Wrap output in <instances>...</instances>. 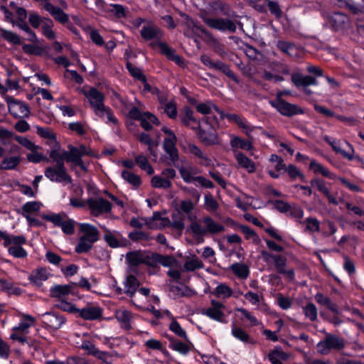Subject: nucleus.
Segmentation results:
<instances>
[{
  "label": "nucleus",
  "instance_id": "13d9d810",
  "mask_svg": "<svg viewBox=\"0 0 364 364\" xmlns=\"http://www.w3.org/2000/svg\"><path fill=\"white\" fill-rule=\"evenodd\" d=\"M0 38L14 45L21 43L20 37L16 33L4 28L0 31Z\"/></svg>",
  "mask_w": 364,
  "mask_h": 364
},
{
  "label": "nucleus",
  "instance_id": "f3484780",
  "mask_svg": "<svg viewBox=\"0 0 364 364\" xmlns=\"http://www.w3.org/2000/svg\"><path fill=\"white\" fill-rule=\"evenodd\" d=\"M204 22L210 27L219 31H229L234 32L236 30L235 24L227 18H204Z\"/></svg>",
  "mask_w": 364,
  "mask_h": 364
},
{
  "label": "nucleus",
  "instance_id": "4d7b16f0",
  "mask_svg": "<svg viewBox=\"0 0 364 364\" xmlns=\"http://www.w3.org/2000/svg\"><path fill=\"white\" fill-rule=\"evenodd\" d=\"M325 140L331 146L334 151H336L338 153H341L344 157L350 160L353 159V150H351V152H346L345 151H343L341 148V142L336 139H333L329 136H326Z\"/></svg>",
  "mask_w": 364,
  "mask_h": 364
},
{
  "label": "nucleus",
  "instance_id": "ea45409f",
  "mask_svg": "<svg viewBox=\"0 0 364 364\" xmlns=\"http://www.w3.org/2000/svg\"><path fill=\"white\" fill-rule=\"evenodd\" d=\"M154 260L166 267H178V262L172 256L168 255H161L159 254H156L153 255Z\"/></svg>",
  "mask_w": 364,
  "mask_h": 364
},
{
  "label": "nucleus",
  "instance_id": "412c9836",
  "mask_svg": "<svg viewBox=\"0 0 364 364\" xmlns=\"http://www.w3.org/2000/svg\"><path fill=\"white\" fill-rule=\"evenodd\" d=\"M85 96L87 98L92 109L105 104V97L104 94L95 87L84 91Z\"/></svg>",
  "mask_w": 364,
  "mask_h": 364
},
{
  "label": "nucleus",
  "instance_id": "774afa93",
  "mask_svg": "<svg viewBox=\"0 0 364 364\" xmlns=\"http://www.w3.org/2000/svg\"><path fill=\"white\" fill-rule=\"evenodd\" d=\"M302 309L305 316L310 321H315L317 319V309L313 303H308Z\"/></svg>",
  "mask_w": 364,
  "mask_h": 364
},
{
  "label": "nucleus",
  "instance_id": "49530a36",
  "mask_svg": "<svg viewBox=\"0 0 364 364\" xmlns=\"http://www.w3.org/2000/svg\"><path fill=\"white\" fill-rule=\"evenodd\" d=\"M50 145L53 146V149L49 152L50 158L53 162H55L57 165L64 163V160L66 161L65 151H61L58 144V146L55 144Z\"/></svg>",
  "mask_w": 364,
  "mask_h": 364
},
{
  "label": "nucleus",
  "instance_id": "6e6552de",
  "mask_svg": "<svg viewBox=\"0 0 364 364\" xmlns=\"http://www.w3.org/2000/svg\"><path fill=\"white\" fill-rule=\"evenodd\" d=\"M44 174L47 178L53 182L66 183L70 182V178L66 172L64 163L46 168Z\"/></svg>",
  "mask_w": 364,
  "mask_h": 364
},
{
  "label": "nucleus",
  "instance_id": "4468645a",
  "mask_svg": "<svg viewBox=\"0 0 364 364\" xmlns=\"http://www.w3.org/2000/svg\"><path fill=\"white\" fill-rule=\"evenodd\" d=\"M140 33L144 40L151 42L158 41L163 36L162 31L151 22L143 26Z\"/></svg>",
  "mask_w": 364,
  "mask_h": 364
},
{
  "label": "nucleus",
  "instance_id": "69168bd1",
  "mask_svg": "<svg viewBox=\"0 0 364 364\" xmlns=\"http://www.w3.org/2000/svg\"><path fill=\"white\" fill-rule=\"evenodd\" d=\"M37 134L39 136H41V137L47 139L48 140V143L50 144H55L58 146V142L56 141V138L50 129L43 128V127H38L37 128Z\"/></svg>",
  "mask_w": 364,
  "mask_h": 364
},
{
  "label": "nucleus",
  "instance_id": "c756f323",
  "mask_svg": "<svg viewBox=\"0 0 364 364\" xmlns=\"http://www.w3.org/2000/svg\"><path fill=\"white\" fill-rule=\"evenodd\" d=\"M267 358L272 364H282L283 361H286L290 358V354L284 352L282 347L276 346L269 352Z\"/></svg>",
  "mask_w": 364,
  "mask_h": 364
},
{
  "label": "nucleus",
  "instance_id": "e2e57ef3",
  "mask_svg": "<svg viewBox=\"0 0 364 364\" xmlns=\"http://www.w3.org/2000/svg\"><path fill=\"white\" fill-rule=\"evenodd\" d=\"M196 110L202 114H208L212 109L217 112V109H219L212 101H206L203 103H198L196 105Z\"/></svg>",
  "mask_w": 364,
  "mask_h": 364
},
{
  "label": "nucleus",
  "instance_id": "c9c22d12",
  "mask_svg": "<svg viewBox=\"0 0 364 364\" xmlns=\"http://www.w3.org/2000/svg\"><path fill=\"white\" fill-rule=\"evenodd\" d=\"M205 227L206 233L218 234L225 231V226L214 221L210 217H205L203 219Z\"/></svg>",
  "mask_w": 364,
  "mask_h": 364
},
{
  "label": "nucleus",
  "instance_id": "1a4fd4ad",
  "mask_svg": "<svg viewBox=\"0 0 364 364\" xmlns=\"http://www.w3.org/2000/svg\"><path fill=\"white\" fill-rule=\"evenodd\" d=\"M87 205L90 214L95 217L107 214L112 210V204L102 198H89Z\"/></svg>",
  "mask_w": 364,
  "mask_h": 364
},
{
  "label": "nucleus",
  "instance_id": "72a5a7b5",
  "mask_svg": "<svg viewBox=\"0 0 364 364\" xmlns=\"http://www.w3.org/2000/svg\"><path fill=\"white\" fill-rule=\"evenodd\" d=\"M269 161L275 164V171L271 169L268 170L267 172L269 175L273 178H278L279 177V172L282 170H286V165L284 164L282 158L274 154L269 156Z\"/></svg>",
  "mask_w": 364,
  "mask_h": 364
},
{
  "label": "nucleus",
  "instance_id": "f257e3e1",
  "mask_svg": "<svg viewBox=\"0 0 364 364\" xmlns=\"http://www.w3.org/2000/svg\"><path fill=\"white\" fill-rule=\"evenodd\" d=\"M78 226L79 237L75 252L77 254L87 253L100 240V231L95 225L87 223H79Z\"/></svg>",
  "mask_w": 364,
  "mask_h": 364
},
{
  "label": "nucleus",
  "instance_id": "bb28decb",
  "mask_svg": "<svg viewBox=\"0 0 364 364\" xmlns=\"http://www.w3.org/2000/svg\"><path fill=\"white\" fill-rule=\"evenodd\" d=\"M115 318L120 323L122 328L129 330L132 328V321L133 320V314L131 311L126 309L122 308L117 310L114 313Z\"/></svg>",
  "mask_w": 364,
  "mask_h": 364
},
{
  "label": "nucleus",
  "instance_id": "aec40b11",
  "mask_svg": "<svg viewBox=\"0 0 364 364\" xmlns=\"http://www.w3.org/2000/svg\"><path fill=\"white\" fill-rule=\"evenodd\" d=\"M169 219L159 212H155L153 215L146 218V225L150 229H161L170 225Z\"/></svg>",
  "mask_w": 364,
  "mask_h": 364
},
{
  "label": "nucleus",
  "instance_id": "680f3d73",
  "mask_svg": "<svg viewBox=\"0 0 364 364\" xmlns=\"http://www.w3.org/2000/svg\"><path fill=\"white\" fill-rule=\"evenodd\" d=\"M240 231L244 234L245 239L250 240L255 244H259L260 239L254 230L247 225H241Z\"/></svg>",
  "mask_w": 364,
  "mask_h": 364
},
{
  "label": "nucleus",
  "instance_id": "f704fd0d",
  "mask_svg": "<svg viewBox=\"0 0 364 364\" xmlns=\"http://www.w3.org/2000/svg\"><path fill=\"white\" fill-rule=\"evenodd\" d=\"M73 287L70 285H55L50 288V296L59 300L72 293Z\"/></svg>",
  "mask_w": 364,
  "mask_h": 364
},
{
  "label": "nucleus",
  "instance_id": "c03bdc74",
  "mask_svg": "<svg viewBox=\"0 0 364 364\" xmlns=\"http://www.w3.org/2000/svg\"><path fill=\"white\" fill-rule=\"evenodd\" d=\"M230 269L242 279H247L250 274L249 267L242 263L235 262L230 267Z\"/></svg>",
  "mask_w": 364,
  "mask_h": 364
},
{
  "label": "nucleus",
  "instance_id": "6ab92c4d",
  "mask_svg": "<svg viewBox=\"0 0 364 364\" xmlns=\"http://www.w3.org/2000/svg\"><path fill=\"white\" fill-rule=\"evenodd\" d=\"M178 170L180 176L185 183H193L196 176L198 173V168L192 166L189 162H186L183 165L173 164Z\"/></svg>",
  "mask_w": 364,
  "mask_h": 364
},
{
  "label": "nucleus",
  "instance_id": "bf43d9fd",
  "mask_svg": "<svg viewBox=\"0 0 364 364\" xmlns=\"http://www.w3.org/2000/svg\"><path fill=\"white\" fill-rule=\"evenodd\" d=\"M277 46L279 50L289 56L294 57L297 55L296 46L289 42L279 41Z\"/></svg>",
  "mask_w": 364,
  "mask_h": 364
},
{
  "label": "nucleus",
  "instance_id": "423d86ee",
  "mask_svg": "<svg viewBox=\"0 0 364 364\" xmlns=\"http://www.w3.org/2000/svg\"><path fill=\"white\" fill-rule=\"evenodd\" d=\"M68 151H65L66 161L73 163L82 170H85L82 157L85 155H90V150L84 145H80L78 147L68 145Z\"/></svg>",
  "mask_w": 364,
  "mask_h": 364
},
{
  "label": "nucleus",
  "instance_id": "4c0bfd02",
  "mask_svg": "<svg viewBox=\"0 0 364 364\" xmlns=\"http://www.w3.org/2000/svg\"><path fill=\"white\" fill-rule=\"evenodd\" d=\"M176 141H164L163 148L168 155L172 164H175L178 160V151L176 146Z\"/></svg>",
  "mask_w": 364,
  "mask_h": 364
},
{
  "label": "nucleus",
  "instance_id": "20e7f679",
  "mask_svg": "<svg viewBox=\"0 0 364 364\" xmlns=\"http://www.w3.org/2000/svg\"><path fill=\"white\" fill-rule=\"evenodd\" d=\"M344 341L336 335L326 333L323 340L317 345V351L322 355H328L331 350H339L344 348Z\"/></svg>",
  "mask_w": 364,
  "mask_h": 364
},
{
  "label": "nucleus",
  "instance_id": "6e6d98bb",
  "mask_svg": "<svg viewBox=\"0 0 364 364\" xmlns=\"http://www.w3.org/2000/svg\"><path fill=\"white\" fill-rule=\"evenodd\" d=\"M20 163V157L16 156H9L4 159L0 164V169H14Z\"/></svg>",
  "mask_w": 364,
  "mask_h": 364
},
{
  "label": "nucleus",
  "instance_id": "8fccbe9b",
  "mask_svg": "<svg viewBox=\"0 0 364 364\" xmlns=\"http://www.w3.org/2000/svg\"><path fill=\"white\" fill-rule=\"evenodd\" d=\"M139 286V282L137 280V279L133 275H129L127 277V279L124 282L125 292L129 296L132 297L135 294Z\"/></svg>",
  "mask_w": 364,
  "mask_h": 364
},
{
  "label": "nucleus",
  "instance_id": "dca6fc26",
  "mask_svg": "<svg viewBox=\"0 0 364 364\" xmlns=\"http://www.w3.org/2000/svg\"><path fill=\"white\" fill-rule=\"evenodd\" d=\"M50 276L49 270L46 267H41L33 269L28 275V279L32 285L41 287Z\"/></svg>",
  "mask_w": 364,
  "mask_h": 364
},
{
  "label": "nucleus",
  "instance_id": "09e8293b",
  "mask_svg": "<svg viewBox=\"0 0 364 364\" xmlns=\"http://www.w3.org/2000/svg\"><path fill=\"white\" fill-rule=\"evenodd\" d=\"M151 184L152 187L156 188L168 189L172 187L171 181L164 177L161 174L152 177Z\"/></svg>",
  "mask_w": 364,
  "mask_h": 364
},
{
  "label": "nucleus",
  "instance_id": "cd10ccee",
  "mask_svg": "<svg viewBox=\"0 0 364 364\" xmlns=\"http://www.w3.org/2000/svg\"><path fill=\"white\" fill-rule=\"evenodd\" d=\"M76 312L85 320H96L102 316L101 309L95 306H87L82 309H76Z\"/></svg>",
  "mask_w": 364,
  "mask_h": 364
},
{
  "label": "nucleus",
  "instance_id": "338daca9",
  "mask_svg": "<svg viewBox=\"0 0 364 364\" xmlns=\"http://www.w3.org/2000/svg\"><path fill=\"white\" fill-rule=\"evenodd\" d=\"M26 238L23 235H13L7 244H5V247H21L22 245L26 244Z\"/></svg>",
  "mask_w": 364,
  "mask_h": 364
},
{
  "label": "nucleus",
  "instance_id": "a19ab883",
  "mask_svg": "<svg viewBox=\"0 0 364 364\" xmlns=\"http://www.w3.org/2000/svg\"><path fill=\"white\" fill-rule=\"evenodd\" d=\"M107 14H110L117 18H125L129 14V9L121 4H110Z\"/></svg>",
  "mask_w": 364,
  "mask_h": 364
},
{
  "label": "nucleus",
  "instance_id": "7ed1b4c3",
  "mask_svg": "<svg viewBox=\"0 0 364 364\" xmlns=\"http://www.w3.org/2000/svg\"><path fill=\"white\" fill-rule=\"evenodd\" d=\"M199 132L198 136L200 141L208 145H215L220 140L215 127L210 123L208 118H205L198 122Z\"/></svg>",
  "mask_w": 364,
  "mask_h": 364
},
{
  "label": "nucleus",
  "instance_id": "a211bd4d",
  "mask_svg": "<svg viewBox=\"0 0 364 364\" xmlns=\"http://www.w3.org/2000/svg\"><path fill=\"white\" fill-rule=\"evenodd\" d=\"M310 185L311 187L316 188L319 192L323 194L326 197L329 203L336 205L339 203V200L330 192L324 180L318 178H313L310 181Z\"/></svg>",
  "mask_w": 364,
  "mask_h": 364
},
{
  "label": "nucleus",
  "instance_id": "c85d7f7f",
  "mask_svg": "<svg viewBox=\"0 0 364 364\" xmlns=\"http://www.w3.org/2000/svg\"><path fill=\"white\" fill-rule=\"evenodd\" d=\"M291 79L292 83L297 87L317 85V80L315 77L310 75H304L299 73H293Z\"/></svg>",
  "mask_w": 364,
  "mask_h": 364
},
{
  "label": "nucleus",
  "instance_id": "5fc2aeb1",
  "mask_svg": "<svg viewBox=\"0 0 364 364\" xmlns=\"http://www.w3.org/2000/svg\"><path fill=\"white\" fill-rule=\"evenodd\" d=\"M139 120L141 122V126L147 131L152 128V124H159V123L158 119L150 112L143 113Z\"/></svg>",
  "mask_w": 364,
  "mask_h": 364
},
{
  "label": "nucleus",
  "instance_id": "2eb2a0df",
  "mask_svg": "<svg viewBox=\"0 0 364 364\" xmlns=\"http://www.w3.org/2000/svg\"><path fill=\"white\" fill-rule=\"evenodd\" d=\"M43 323L49 328L58 330L65 324L66 319L60 314L54 312H46L41 315Z\"/></svg>",
  "mask_w": 364,
  "mask_h": 364
},
{
  "label": "nucleus",
  "instance_id": "a18cd8bd",
  "mask_svg": "<svg viewBox=\"0 0 364 364\" xmlns=\"http://www.w3.org/2000/svg\"><path fill=\"white\" fill-rule=\"evenodd\" d=\"M149 46L153 49L159 48L160 52L166 55L168 59H170L175 53V50L173 48H171L167 43L162 42L161 40L150 42Z\"/></svg>",
  "mask_w": 364,
  "mask_h": 364
},
{
  "label": "nucleus",
  "instance_id": "39448f33",
  "mask_svg": "<svg viewBox=\"0 0 364 364\" xmlns=\"http://www.w3.org/2000/svg\"><path fill=\"white\" fill-rule=\"evenodd\" d=\"M326 23L333 31L345 32L351 27V23L348 16L341 12H334L327 16Z\"/></svg>",
  "mask_w": 364,
  "mask_h": 364
},
{
  "label": "nucleus",
  "instance_id": "de8ad7c7",
  "mask_svg": "<svg viewBox=\"0 0 364 364\" xmlns=\"http://www.w3.org/2000/svg\"><path fill=\"white\" fill-rule=\"evenodd\" d=\"M203 267V262L196 257H192L191 258H188L183 265V270L187 272H193L196 269H200Z\"/></svg>",
  "mask_w": 364,
  "mask_h": 364
},
{
  "label": "nucleus",
  "instance_id": "f8f14e48",
  "mask_svg": "<svg viewBox=\"0 0 364 364\" xmlns=\"http://www.w3.org/2000/svg\"><path fill=\"white\" fill-rule=\"evenodd\" d=\"M94 114L107 124L117 127L119 124V120L114 116L112 109L105 105V104L99 106L92 109Z\"/></svg>",
  "mask_w": 364,
  "mask_h": 364
},
{
  "label": "nucleus",
  "instance_id": "79ce46f5",
  "mask_svg": "<svg viewBox=\"0 0 364 364\" xmlns=\"http://www.w3.org/2000/svg\"><path fill=\"white\" fill-rule=\"evenodd\" d=\"M126 261L129 266L136 267L146 262L145 257L141 252H129L126 255Z\"/></svg>",
  "mask_w": 364,
  "mask_h": 364
},
{
  "label": "nucleus",
  "instance_id": "58836bf2",
  "mask_svg": "<svg viewBox=\"0 0 364 364\" xmlns=\"http://www.w3.org/2000/svg\"><path fill=\"white\" fill-rule=\"evenodd\" d=\"M304 231L308 233H314L320 230V222L314 217L306 218L304 220L300 221Z\"/></svg>",
  "mask_w": 364,
  "mask_h": 364
},
{
  "label": "nucleus",
  "instance_id": "f03ea898",
  "mask_svg": "<svg viewBox=\"0 0 364 364\" xmlns=\"http://www.w3.org/2000/svg\"><path fill=\"white\" fill-rule=\"evenodd\" d=\"M263 261L266 263L272 262L275 269L280 274H284L289 280L294 279V272L293 269H286L287 258L281 255H274L267 251L261 252Z\"/></svg>",
  "mask_w": 364,
  "mask_h": 364
},
{
  "label": "nucleus",
  "instance_id": "37998d69",
  "mask_svg": "<svg viewBox=\"0 0 364 364\" xmlns=\"http://www.w3.org/2000/svg\"><path fill=\"white\" fill-rule=\"evenodd\" d=\"M310 168L316 174H321L323 176L327 177L330 179H336V176L331 172L328 169H327L326 167H324L321 164L316 162V161L313 160L311 161L309 164Z\"/></svg>",
  "mask_w": 364,
  "mask_h": 364
},
{
  "label": "nucleus",
  "instance_id": "9d476101",
  "mask_svg": "<svg viewBox=\"0 0 364 364\" xmlns=\"http://www.w3.org/2000/svg\"><path fill=\"white\" fill-rule=\"evenodd\" d=\"M270 105L281 114L286 117H291L304 113V111L300 107L286 102L284 100H275L271 101Z\"/></svg>",
  "mask_w": 364,
  "mask_h": 364
},
{
  "label": "nucleus",
  "instance_id": "0eeeda50",
  "mask_svg": "<svg viewBox=\"0 0 364 364\" xmlns=\"http://www.w3.org/2000/svg\"><path fill=\"white\" fill-rule=\"evenodd\" d=\"M200 60L205 66L208 67L209 68L220 71L235 82H239V80L237 76L235 75L234 72L228 65L223 63L222 61H213L208 55L205 54L200 56Z\"/></svg>",
  "mask_w": 364,
  "mask_h": 364
},
{
  "label": "nucleus",
  "instance_id": "e433bc0d",
  "mask_svg": "<svg viewBox=\"0 0 364 364\" xmlns=\"http://www.w3.org/2000/svg\"><path fill=\"white\" fill-rule=\"evenodd\" d=\"M169 291L175 298L191 296L194 294L193 291L183 284H171L169 285Z\"/></svg>",
  "mask_w": 364,
  "mask_h": 364
},
{
  "label": "nucleus",
  "instance_id": "864d4df0",
  "mask_svg": "<svg viewBox=\"0 0 364 364\" xmlns=\"http://www.w3.org/2000/svg\"><path fill=\"white\" fill-rule=\"evenodd\" d=\"M54 23L50 18L45 20L41 26L42 34L49 40H54L56 37L55 32L53 31Z\"/></svg>",
  "mask_w": 364,
  "mask_h": 364
},
{
  "label": "nucleus",
  "instance_id": "a878e982",
  "mask_svg": "<svg viewBox=\"0 0 364 364\" xmlns=\"http://www.w3.org/2000/svg\"><path fill=\"white\" fill-rule=\"evenodd\" d=\"M184 340L185 342H182L173 338H169V348L181 355H187L191 351L193 344L188 337Z\"/></svg>",
  "mask_w": 364,
  "mask_h": 364
},
{
  "label": "nucleus",
  "instance_id": "0e129e2a",
  "mask_svg": "<svg viewBox=\"0 0 364 364\" xmlns=\"http://www.w3.org/2000/svg\"><path fill=\"white\" fill-rule=\"evenodd\" d=\"M232 335L237 340L243 343L250 342V335L240 327L233 325L231 330Z\"/></svg>",
  "mask_w": 364,
  "mask_h": 364
},
{
  "label": "nucleus",
  "instance_id": "2f4dec72",
  "mask_svg": "<svg viewBox=\"0 0 364 364\" xmlns=\"http://www.w3.org/2000/svg\"><path fill=\"white\" fill-rule=\"evenodd\" d=\"M213 294L220 299H228L232 296L238 298V295L234 294V291L225 283L219 284L213 290Z\"/></svg>",
  "mask_w": 364,
  "mask_h": 364
},
{
  "label": "nucleus",
  "instance_id": "ddd939ff",
  "mask_svg": "<svg viewBox=\"0 0 364 364\" xmlns=\"http://www.w3.org/2000/svg\"><path fill=\"white\" fill-rule=\"evenodd\" d=\"M9 113L15 118H26L30 115V109L23 102L11 100L8 102Z\"/></svg>",
  "mask_w": 364,
  "mask_h": 364
},
{
  "label": "nucleus",
  "instance_id": "052dcab7",
  "mask_svg": "<svg viewBox=\"0 0 364 364\" xmlns=\"http://www.w3.org/2000/svg\"><path fill=\"white\" fill-rule=\"evenodd\" d=\"M135 163L148 174L151 175L154 173V168L145 156L141 154L136 156L135 157Z\"/></svg>",
  "mask_w": 364,
  "mask_h": 364
},
{
  "label": "nucleus",
  "instance_id": "473e14b6",
  "mask_svg": "<svg viewBox=\"0 0 364 364\" xmlns=\"http://www.w3.org/2000/svg\"><path fill=\"white\" fill-rule=\"evenodd\" d=\"M20 323L18 326H14L12 330L22 333H27L28 328L35 323L36 318L31 315L24 314L20 315Z\"/></svg>",
  "mask_w": 364,
  "mask_h": 364
},
{
  "label": "nucleus",
  "instance_id": "b1692460",
  "mask_svg": "<svg viewBox=\"0 0 364 364\" xmlns=\"http://www.w3.org/2000/svg\"><path fill=\"white\" fill-rule=\"evenodd\" d=\"M234 156L240 168L245 169L248 173L255 172V163L242 152H235Z\"/></svg>",
  "mask_w": 364,
  "mask_h": 364
},
{
  "label": "nucleus",
  "instance_id": "3c124183",
  "mask_svg": "<svg viewBox=\"0 0 364 364\" xmlns=\"http://www.w3.org/2000/svg\"><path fill=\"white\" fill-rule=\"evenodd\" d=\"M314 298L318 304L326 306L333 313H338L337 306L331 301L329 297L321 293H317Z\"/></svg>",
  "mask_w": 364,
  "mask_h": 364
},
{
  "label": "nucleus",
  "instance_id": "9b49d317",
  "mask_svg": "<svg viewBox=\"0 0 364 364\" xmlns=\"http://www.w3.org/2000/svg\"><path fill=\"white\" fill-rule=\"evenodd\" d=\"M210 304V306L201 309V314L214 321L223 322L225 320L224 304L215 300H211Z\"/></svg>",
  "mask_w": 364,
  "mask_h": 364
},
{
  "label": "nucleus",
  "instance_id": "393cba45",
  "mask_svg": "<svg viewBox=\"0 0 364 364\" xmlns=\"http://www.w3.org/2000/svg\"><path fill=\"white\" fill-rule=\"evenodd\" d=\"M229 136L230 145L234 154L237 152L236 150L238 149L245 151H252L253 149V145L249 140L242 139L234 134H229Z\"/></svg>",
  "mask_w": 364,
  "mask_h": 364
},
{
  "label": "nucleus",
  "instance_id": "7c9ffc66",
  "mask_svg": "<svg viewBox=\"0 0 364 364\" xmlns=\"http://www.w3.org/2000/svg\"><path fill=\"white\" fill-rule=\"evenodd\" d=\"M44 9L48 11L56 21L66 23L69 21V16L62 9L53 6L50 2L47 3Z\"/></svg>",
  "mask_w": 364,
  "mask_h": 364
},
{
  "label": "nucleus",
  "instance_id": "5701e85b",
  "mask_svg": "<svg viewBox=\"0 0 364 364\" xmlns=\"http://www.w3.org/2000/svg\"><path fill=\"white\" fill-rule=\"evenodd\" d=\"M186 152L192 154L193 156L199 159L198 163L204 166H213L212 160L205 154L201 149L193 144H188L186 147Z\"/></svg>",
  "mask_w": 364,
  "mask_h": 364
},
{
  "label": "nucleus",
  "instance_id": "4be33fe9",
  "mask_svg": "<svg viewBox=\"0 0 364 364\" xmlns=\"http://www.w3.org/2000/svg\"><path fill=\"white\" fill-rule=\"evenodd\" d=\"M331 2L338 7H347L353 13L364 11V0H331Z\"/></svg>",
  "mask_w": 364,
  "mask_h": 364
},
{
  "label": "nucleus",
  "instance_id": "603ef678",
  "mask_svg": "<svg viewBox=\"0 0 364 364\" xmlns=\"http://www.w3.org/2000/svg\"><path fill=\"white\" fill-rule=\"evenodd\" d=\"M122 178L129 184L132 185L134 188H138L141 185L140 177L134 173L124 170L121 173Z\"/></svg>",
  "mask_w": 364,
  "mask_h": 364
}]
</instances>
